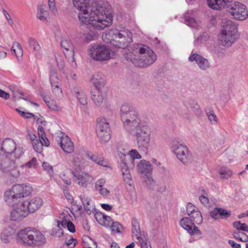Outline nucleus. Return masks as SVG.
Masks as SVG:
<instances>
[{
    "label": "nucleus",
    "mask_w": 248,
    "mask_h": 248,
    "mask_svg": "<svg viewBox=\"0 0 248 248\" xmlns=\"http://www.w3.org/2000/svg\"><path fill=\"white\" fill-rule=\"evenodd\" d=\"M120 115L124 129L136 137L139 147L147 149L150 141L151 130L146 122L140 120L137 109L129 104L124 103L120 108Z\"/></svg>",
    "instance_id": "obj_1"
},
{
    "label": "nucleus",
    "mask_w": 248,
    "mask_h": 248,
    "mask_svg": "<svg viewBox=\"0 0 248 248\" xmlns=\"http://www.w3.org/2000/svg\"><path fill=\"white\" fill-rule=\"evenodd\" d=\"M90 0H73L74 6L79 11L78 15L80 22L95 26L98 29L109 26L112 22V16L106 4L98 3L90 7Z\"/></svg>",
    "instance_id": "obj_2"
},
{
    "label": "nucleus",
    "mask_w": 248,
    "mask_h": 248,
    "mask_svg": "<svg viewBox=\"0 0 248 248\" xmlns=\"http://www.w3.org/2000/svg\"><path fill=\"white\" fill-rule=\"evenodd\" d=\"M125 58L135 66L143 68L153 64L156 55L149 46L139 44L135 45L133 52L126 54Z\"/></svg>",
    "instance_id": "obj_3"
},
{
    "label": "nucleus",
    "mask_w": 248,
    "mask_h": 248,
    "mask_svg": "<svg viewBox=\"0 0 248 248\" xmlns=\"http://www.w3.org/2000/svg\"><path fill=\"white\" fill-rule=\"evenodd\" d=\"M121 149H117L118 155L120 158V166L124 177V181L130 186H132L133 181L129 173V168L134 166L135 159H139L141 158V155L135 149H132L128 153L127 151L123 149V152L121 151Z\"/></svg>",
    "instance_id": "obj_4"
},
{
    "label": "nucleus",
    "mask_w": 248,
    "mask_h": 248,
    "mask_svg": "<svg viewBox=\"0 0 248 248\" xmlns=\"http://www.w3.org/2000/svg\"><path fill=\"white\" fill-rule=\"evenodd\" d=\"M17 240L31 247L42 245L46 241L45 236L40 231L30 227L20 230L17 233Z\"/></svg>",
    "instance_id": "obj_5"
},
{
    "label": "nucleus",
    "mask_w": 248,
    "mask_h": 248,
    "mask_svg": "<svg viewBox=\"0 0 248 248\" xmlns=\"http://www.w3.org/2000/svg\"><path fill=\"white\" fill-rule=\"evenodd\" d=\"M108 35L113 37L112 40H110V44L116 47L125 48L132 42V32L124 27H117L112 29Z\"/></svg>",
    "instance_id": "obj_6"
},
{
    "label": "nucleus",
    "mask_w": 248,
    "mask_h": 248,
    "mask_svg": "<svg viewBox=\"0 0 248 248\" xmlns=\"http://www.w3.org/2000/svg\"><path fill=\"white\" fill-rule=\"evenodd\" d=\"M32 189L30 185L17 184L14 185L12 188L4 193V200L9 205L19 201V200L30 195Z\"/></svg>",
    "instance_id": "obj_7"
},
{
    "label": "nucleus",
    "mask_w": 248,
    "mask_h": 248,
    "mask_svg": "<svg viewBox=\"0 0 248 248\" xmlns=\"http://www.w3.org/2000/svg\"><path fill=\"white\" fill-rule=\"evenodd\" d=\"M170 149L176 155L177 158L183 164H187L190 161L191 155L188 147L186 145L173 140L171 143Z\"/></svg>",
    "instance_id": "obj_8"
},
{
    "label": "nucleus",
    "mask_w": 248,
    "mask_h": 248,
    "mask_svg": "<svg viewBox=\"0 0 248 248\" xmlns=\"http://www.w3.org/2000/svg\"><path fill=\"white\" fill-rule=\"evenodd\" d=\"M89 55L93 59L99 61L108 60L110 58L109 50L105 45H91Z\"/></svg>",
    "instance_id": "obj_9"
},
{
    "label": "nucleus",
    "mask_w": 248,
    "mask_h": 248,
    "mask_svg": "<svg viewBox=\"0 0 248 248\" xmlns=\"http://www.w3.org/2000/svg\"><path fill=\"white\" fill-rule=\"evenodd\" d=\"M16 159L14 158V157L5 155L4 157L0 160V170L4 173H9L14 177H17L19 175V172L16 169Z\"/></svg>",
    "instance_id": "obj_10"
},
{
    "label": "nucleus",
    "mask_w": 248,
    "mask_h": 248,
    "mask_svg": "<svg viewBox=\"0 0 248 248\" xmlns=\"http://www.w3.org/2000/svg\"><path fill=\"white\" fill-rule=\"evenodd\" d=\"M6 155L14 157V158H19L23 154V149L20 147H16L15 142L11 139H5L0 149Z\"/></svg>",
    "instance_id": "obj_11"
},
{
    "label": "nucleus",
    "mask_w": 248,
    "mask_h": 248,
    "mask_svg": "<svg viewBox=\"0 0 248 248\" xmlns=\"http://www.w3.org/2000/svg\"><path fill=\"white\" fill-rule=\"evenodd\" d=\"M232 17L237 20H244L248 17V10L243 3L235 2L230 5L228 10Z\"/></svg>",
    "instance_id": "obj_12"
},
{
    "label": "nucleus",
    "mask_w": 248,
    "mask_h": 248,
    "mask_svg": "<svg viewBox=\"0 0 248 248\" xmlns=\"http://www.w3.org/2000/svg\"><path fill=\"white\" fill-rule=\"evenodd\" d=\"M137 170L139 173L144 174L146 177L145 182L146 184L151 185L153 182L152 174L153 166L151 163L145 160H141L137 164Z\"/></svg>",
    "instance_id": "obj_13"
},
{
    "label": "nucleus",
    "mask_w": 248,
    "mask_h": 248,
    "mask_svg": "<svg viewBox=\"0 0 248 248\" xmlns=\"http://www.w3.org/2000/svg\"><path fill=\"white\" fill-rule=\"evenodd\" d=\"M13 209L11 213V220L16 221H19L27 216L29 213L24 205V203L18 202L16 205H12Z\"/></svg>",
    "instance_id": "obj_14"
},
{
    "label": "nucleus",
    "mask_w": 248,
    "mask_h": 248,
    "mask_svg": "<svg viewBox=\"0 0 248 248\" xmlns=\"http://www.w3.org/2000/svg\"><path fill=\"white\" fill-rule=\"evenodd\" d=\"M181 226L191 235H199L197 238L201 237V232L195 223L188 217H184L180 221Z\"/></svg>",
    "instance_id": "obj_15"
},
{
    "label": "nucleus",
    "mask_w": 248,
    "mask_h": 248,
    "mask_svg": "<svg viewBox=\"0 0 248 248\" xmlns=\"http://www.w3.org/2000/svg\"><path fill=\"white\" fill-rule=\"evenodd\" d=\"M190 62H195L198 66L202 71H206L210 68L211 65L209 61L202 55L194 53L193 52L188 57Z\"/></svg>",
    "instance_id": "obj_16"
},
{
    "label": "nucleus",
    "mask_w": 248,
    "mask_h": 248,
    "mask_svg": "<svg viewBox=\"0 0 248 248\" xmlns=\"http://www.w3.org/2000/svg\"><path fill=\"white\" fill-rule=\"evenodd\" d=\"M49 80L51 83L53 92L55 94L62 93V91L60 87V80L58 77L56 70L51 68L50 70Z\"/></svg>",
    "instance_id": "obj_17"
},
{
    "label": "nucleus",
    "mask_w": 248,
    "mask_h": 248,
    "mask_svg": "<svg viewBox=\"0 0 248 248\" xmlns=\"http://www.w3.org/2000/svg\"><path fill=\"white\" fill-rule=\"evenodd\" d=\"M209 216L215 220H219L221 219H227L231 216V212L227 210L215 207L209 212Z\"/></svg>",
    "instance_id": "obj_18"
},
{
    "label": "nucleus",
    "mask_w": 248,
    "mask_h": 248,
    "mask_svg": "<svg viewBox=\"0 0 248 248\" xmlns=\"http://www.w3.org/2000/svg\"><path fill=\"white\" fill-rule=\"evenodd\" d=\"M75 182L79 186L86 187L92 181V177L86 173L73 171Z\"/></svg>",
    "instance_id": "obj_19"
},
{
    "label": "nucleus",
    "mask_w": 248,
    "mask_h": 248,
    "mask_svg": "<svg viewBox=\"0 0 248 248\" xmlns=\"http://www.w3.org/2000/svg\"><path fill=\"white\" fill-rule=\"evenodd\" d=\"M22 203H24L28 213H34L42 206L43 201L39 197H35L29 202H23Z\"/></svg>",
    "instance_id": "obj_20"
},
{
    "label": "nucleus",
    "mask_w": 248,
    "mask_h": 248,
    "mask_svg": "<svg viewBox=\"0 0 248 248\" xmlns=\"http://www.w3.org/2000/svg\"><path fill=\"white\" fill-rule=\"evenodd\" d=\"M237 38V34L220 33L219 39L221 44L226 47L231 46Z\"/></svg>",
    "instance_id": "obj_21"
},
{
    "label": "nucleus",
    "mask_w": 248,
    "mask_h": 248,
    "mask_svg": "<svg viewBox=\"0 0 248 248\" xmlns=\"http://www.w3.org/2000/svg\"><path fill=\"white\" fill-rule=\"evenodd\" d=\"M221 26L222 29L220 33L237 34V26L231 20L228 19H222L221 21Z\"/></svg>",
    "instance_id": "obj_22"
},
{
    "label": "nucleus",
    "mask_w": 248,
    "mask_h": 248,
    "mask_svg": "<svg viewBox=\"0 0 248 248\" xmlns=\"http://www.w3.org/2000/svg\"><path fill=\"white\" fill-rule=\"evenodd\" d=\"M232 0H207L208 6L214 10H221L226 7H229Z\"/></svg>",
    "instance_id": "obj_23"
},
{
    "label": "nucleus",
    "mask_w": 248,
    "mask_h": 248,
    "mask_svg": "<svg viewBox=\"0 0 248 248\" xmlns=\"http://www.w3.org/2000/svg\"><path fill=\"white\" fill-rule=\"evenodd\" d=\"M86 155L88 158L94 163L103 167H108L107 162L104 159L101 154L97 153H93L88 151L86 152Z\"/></svg>",
    "instance_id": "obj_24"
},
{
    "label": "nucleus",
    "mask_w": 248,
    "mask_h": 248,
    "mask_svg": "<svg viewBox=\"0 0 248 248\" xmlns=\"http://www.w3.org/2000/svg\"><path fill=\"white\" fill-rule=\"evenodd\" d=\"M81 23L82 26H85L86 29L90 30V31L84 33L85 40L88 42L93 40L96 37L97 33L94 31H92V29H97L98 30H101L105 28H103L102 29H98L96 28L95 26H93V25L90 24L89 22H87V23H83L81 22Z\"/></svg>",
    "instance_id": "obj_25"
},
{
    "label": "nucleus",
    "mask_w": 248,
    "mask_h": 248,
    "mask_svg": "<svg viewBox=\"0 0 248 248\" xmlns=\"http://www.w3.org/2000/svg\"><path fill=\"white\" fill-rule=\"evenodd\" d=\"M60 139L59 144L64 152L67 153H72L74 149L73 143L67 136L62 137Z\"/></svg>",
    "instance_id": "obj_26"
},
{
    "label": "nucleus",
    "mask_w": 248,
    "mask_h": 248,
    "mask_svg": "<svg viewBox=\"0 0 248 248\" xmlns=\"http://www.w3.org/2000/svg\"><path fill=\"white\" fill-rule=\"evenodd\" d=\"M72 93L76 96L81 105L85 106L87 104V96L80 87L78 86L74 87L72 90Z\"/></svg>",
    "instance_id": "obj_27"
},
{
    "label": "nucleus",
    "mask_w": 248,
    "mask_h": 248,
    "mask_svg": "<svg viewBox=\"0 0 248 248\" xmlns=\"http://www.w3.org/2000/svg\"><path fill=\"white\" fill-rule=\"evenodd\" d=\"M91 82L95 86V89L101 90L105 84L104 76L102 73H95L93 76Z\"/></svg>",
    "instance_id": "obj_28"
},
{
    "label": "nucleus",
    "mask_w": 248,
    "mask_h": 248,
    "mask_svg": "<svg viewBox=\"0 0 248 248\" xmlns=\"http://www.w3.org/2000/svg\"><path fill=\"white\" fill-rule=\"evenodd\" d=\"M61 46L64 48L67 51H70V55L72 56L69 58V61H71V65L73 67H76L77 63L75 62V59L74 58V51L72 45L70 41L67 39H63L62 40L61 43Z\"/></svg>",
    "instance_id": "obj_29"
},
{
    "label": "nucleus",
    "mask_w": 248,
    "mask_h": 248,
    "mask_svg": "<svg viewBox=\"0 0 248 248\" xmlns=\"http://www.w3.org/2000/svg\"><path fill=\"white\" fill-rule=\"evenodd\" d=\"M91 98L97 106H101L104 99L101 90L98 89L93 90L91 91Z\"/></svg>",
    "instance_id": "obj_30"
},
{
    "label": "nucleus",
    "mask_w": 248,
    "mask_h": 248,
    "mask_svg": "<svg viewBox=\"0 0 248 248\" xmlns=\"http://www.w3.org/2000/svg\"><path fill=\"white\" fill-rule=\"evenodd\" d=\"M28 44L30 48L32 49L35 56L39 58L41 56V47L37 41L33 38L31 37L29 39Z\"/></svg>",
    "instance_id": "obj_31"
},
{
    "label": "nucleus",
    "mask_w": 248,
    "mask_h": 248,
    "mask_svg": "<svg viewBox=\"0 0 248 248\" xmlns=\"http://www.w3.org/2000/svg\"><path fill=\"white\" fill-rule=\"evenodd\" d=\"M186 210L188 216L191 215L192 214H195V218H196L197 222H199L200 221L201 212L196 206L189 202L186 205Z\"/></svg>",
    "instance_id": "obj_32"
},
{
    "label": "nucleus",
    "mask_w": 248,
    "mask_h": 248,
    "mask_svg": "<svg viewBox=\"0 0 248 248\" xmlns=\"http://www.w3.org/2000/svg\"><path fill=\"white\" fill-rule=\"evenodd\" d=\"M34 150L37 153H41L43 150V146H48L49 145V141L48 139H39L38 140H36L32 143Z\"/></svg>",
    "instance_id": "obj_33"
},
{
    "label": "nucleus",
    "mask_w": 248,
    "mask_h": 248,
    "mask_svg": "<svg viewBox=\"0 0 248 248\" xmlns=\"http://www.w3.org/2000/svg\"><path fill=\"white\" fill-rule=\"evenodd\" d=\"M110 131L108 120L104 118H99L97 120L96 131Z\"/></svg>",
    "instance_id": "obj_34"
},
{
    "label": "nucleus",
    "mask_w": 248,
    "mask_h": 248,
    "mask_svg": "<svg viewBox=\"0 0 248 248\" xmlns=\"http://www.w3.org/2000/svg\"><path fill=\"white\" fill-rule=\"evenodd\" d=\"M192 11H188L184 15L185 23L187 26L197 28L199 25L198 21L190 15L192 13Z\"/></svg>",
    "instance_id": "obj_35"
},
{
    "label": "nucleus",
    "mask_w": 248,
    "mask_h": 248,
    "mask_svg": "<svg viewBox=\"0 0 248 248\" xmlns=\"http://www.w3.org/2000/svg\"><path fill=\"white\" fill-rule=\"evenodd\" d=\"M131 223L132 234L136 237V239H139L141 236L139 223L135 217L132 218Z\"/></svg>",
    "instance_id": "obj_36"
},
{
    "label": "nucleus",
    "mask_w": 248,
    "mask_h": 248,
    "mask_svg": "<svg viewBox=\"0 0 248 248\" xmlns=\"http://www.w3.org/2000/svg\"><path fill=\"white\" fill-rule=\"evenodd\" d=\"M83 248H97L96 243L88 235H83L82 237Z\"/></svg>",
    "instance_id": "obj_37"
},
{
    "label": "nucleus",
    "mask_w": 248,
    "mask_h": 248,
    "mask_svg": "<svg viewBox=\"0 0 248 248\" xmlns=\"http://www.w3.org/2000/svg\"><path fill=\"white\" fill-rule=\"evenodd\" d=\"M97 137L102 143H106L110 139V131H96Z\"/></svg>",
    "instance_id": "obj_38"
},
{
    "label": "nucleus",
    "mask_w": 248,
    "mask_h": 248,
    "mask_svg": "<svg viewBox=\"0 0 248 248\" xmlns=\"http://www.w3.org/2000/svg\"><path fill=\"white\" fill-rule=\"evenodd\" d=\"M188 105L196 116L199 117L202 114L201 107L196 101L190 100L188 101Z\"/></svg>",
    "instance_id": "obj_39"
},
{
    "label": "nucleus",
    "mask_w": 248,
    "mask_h": 248,
    "mask_svg": "<svg viewBox=\"0 0 248 248\" xmlns=\"http://www.w3.org/2000/svg\"><path fill=\"white\" fill-rule=\"evenodd\" d=\"M205 112L211 124L215 125L218 124L219 122L218 119L213 109L211 108H207L205 110Z\"/></svg>",
    "instance_id": "obj_40"
},
{
    "label": "nucleus",
    "mask_w": 248,
    "mask_h": 248,
    "mask_svg": "<svg viewBox=\"0 0 248 248\" xmlns=\"http://www.w3.org/2000/svg\"><path fill=\"white\" fill-rule=\"evenodd\" d=\"M37 16L41 21H45L47 20L48 13L45 10V6L44 5H41L38 7Z\"/></svg>",
    "instance_id": "obj_41"
},
{
    "label": "nucleus",
    "mask_w": 248,
    "mask_h": 248,
    "mask_svg": "<svg viewBox=\"0 0 248 248\" xmlns=\"http://www.w3.org/2000/svg\"><path fill=\"white\" fill-rule=\"evenodd\" d=\"M72 162L77 168L81 170L84 167V164L85 163V160L80 157L75 156L73 159Z\"/></svg>",
    "instance_id": "obj_42"
},
{
    "label": "nucleus",
    "mask_w": 248,
    "mask_h": 248,
    "mask_svg": "<svg viewBox=\"0 0 248 248\" xmlns=\"http://www.w3.org/2000/svg\"><path fill=\"white\" fill-rule=\"evenodd\" d=\"M219 174L221 175L222 178L228 179L232 176V170L228 168L222 167L219 169Z\"/></svg>",
    "instance_id": "obj_43"
},
{
    "label": "nucleus",
    "mask_w": 248,
    "mask_h": 248,
    "mask_svg": "<svg viewBox=\"0 0 248 248\" xmlns=\"http://www.w3.org/2000/svg\"><path fill=\"white\" fill-rule=\"evenodd\" d=\"M61 225L63 228H67L68 230L71 232H75V225L70 221H67L65 219H63L61 222Z\"/></svg>",
    "instance_id": "obj_44"
},
{
    "label": "nucleus",
    "mask_w": 248,
    "mask_h": 248,
    "mask_svg": "<svg viewBox=\"0 0 248 248\" xmlns=\"http://www.w3.org/2000/svg\"><path fill=\"white\" fill-rule=\"evenodd\" d=\"M137 239L140 244L141 248H152L150 242L144 235L143 237L141 236L139 239Z\"/></svg>",
    "instance_id": "obj_45"
},
{
    "label": "nucleus",
    "mask_w": 248,
    "mask_h": 248,
    "mask_svg": "<svg viewBox=\"0 0 248 248\" xmlns=\"http://www.w3.org/2000/svg\"><path fill=\"white\" fill-rule=\"evenodd\" d=\"M111 217L108 216L103 215L102 218L100 219V224L105 226L108 227L112 223Z\"/></svg>",
    "instance_id": "obj_46"
},
{
    "label": "nucleus",
    "mask_w": 248,
    "mask_h": 248,
    "mask_svg": "<svg viewBox=\"0 0 248 248\" xmlns=\"http://www.w3.org/2000/svg\"><path fill=\"white\" fill-rule=\"evenodd\" d=\"M233 226L238 230L247 232L248 226L246 223H242L240 221H235L233 223Z\"/></svg>",
    "instance_id": "obj_47"
},
{
    "label": "nucleus",
    "mask_w": 248,
    "mask_h": 248,
    "mask_svg": "<svg viewBox=\"0 0 248 248\" xmlns=\"http://www.w3.org/2000/svg\"><path fill=\"white\" fill-rule=\"evenodd\" d=\"M80 199L84 206V209L86 211H91L90 202L91 200L88 198L85 197L84 196H80Z\"/></svg>",
    "instance_id": "obj_48"
},
{
    "label": "nucleus",
    "mask_w": 248,
    "mask_h": 248,
    "mask_svg": "<svg viewBox=\"0 0 248 248\" xmlns=\"http://www.w3.org/2000/svg\"><path fill=\"white\" fill-rule=\"evenodd\" d=\"M121 229H123V226L118 222H113L111 224L110 229L113 232L121 233Z\"/></svg>",
    "instance_id": "obj_49"
},
{
    "label": "nucleus",
    "mask_w": 248,
    "mask_h": 248,
    "mask_svg": "<svg viewBox=\"0 0 248 248\" xmlns=\"http://www.w3.org/2000/svg\"><path fill=\"white\" fill-rule=\"evenodd\" d=\"M48 107L52 110L56 111H60L62 109V108L59 107L56 103V102L53 100L49 101L47 104Z\"/></svg>",
    "instance_id": "obj_50"
},
{
    "label": "nucleus",
    "mask_w": 248,
    "mask_h": 248,
    "mask_svg": "<svg viewBox=\"0 0 248 248\" xmlns=\"http://www.w3.org/2000/svg\"><path fill=\"white\" fill-rule=\"evenodd\" d=\"M106 183L105 179L103 178L98 180L95 183V188L98 191L99 189L103 188V186Z\"/></svg>",
    "instance_id": "obj_51"
},
{
    "label": "nucleus",
    "mask_w": 248,
    "mask_h": 248,
    "mask_svg": "<svg viewBox=\"0 0 248 248\" xmlns=\"http://www.w3.org/2000/svg\"><path fill=\"white\" fill-rule=\"evenodd\" d=\"M37 159L35 157H33L30 161L25 164L24 166L27 167L29 168H35L36 166Z\"/></svg>",
    "instance_id": "obj_52"
},
{
    "label": "nucleus",
    "mask_w": 248,
    "mask_h": 248,
    "mask_svg": "<svg viewBox=\"0 0 248 248\" xmlns=\"http://www.w3.org/2000/svg\"><path fill=\"white\" fill-rule=\"evenodd\" d=\"M38 134L39 136V138H41V139H47L46 137V135L44 129V128L41 125H39L38 127Z\"/></svg>",
    "instance_id": "obj_53"
},
{
    "label": "nucleus",
    "mask_w": 248,
    "mask_h": 248,
    "mask_svg": "<svg viewBox=\"0 0 248 248\" xmlns=\"http://www.w3.org/2000/svg\"><path fill=\"white\" fill-rule=\"evenodd\" d=\"M60 177L66 186H69L71 184V179L67 177L64 173H61Z\"/></svg>",
    "instance_id": "obj_54"
},
{
    "label": "nucleus",
    "mask_w": 248,
    "mask_h": 248,
    "mask_svg": "<svg viewBox=\"0 0 248 248\" xmlns=\"http://www.w3.org/2000/svg\"><path fill=\"white\" fill-rule=\"evenodd\" d=\"M60 224L61 222L58 221L57 227L53 229V232H54V230H57L55 232V235L58 237H61L63 234V230L60 227Z\"/></svg>",
    "instance_id": "obj_55"
},
{
    "label": "nucleus",
    "mask_w": 248,
    "mask_h": 248,
    "mask_svg": "<svg viewBox=\"0 0 248 248\" xmlns=\"http://www.w3.org/2000/svg\"><path fill=\"white\" fill-rule=\"evenodd\" d=\"M77 243V241L73 237H71V239L68 240V242H66L64 245L67 246L69 248H74Z\"/></svg>",
    "instance_id": "obj_56"
},
{
    "label": "nucleus",
    "mask_w": 248,
    "mask_h": 248,
    "mask_svg": "<svg viewBox=\"0 0 248 248\" xmlns=\"http://www.w3.org/2000/svg\"><path fill=\"white\" fill-rule=\"evenodd\" d=\"M63 192L64 196L67 200L68 202L69 203H72L74 201V199L70 193L66 189H64Z\"/></svg>",
    "instance_id": "obj_57"
},
{
    "label": "nucleus",
    "mask_w": 248,
    "mask_h": 248,
    "mask_svg": "<svg viewBox=\"0 0 248 248\" xmlns=\"http://www.w3.org/2000/svg\"><path fill=\"white\" fill-rule=\"evenodd\" d=\"M199 200L203 205L207 206L208 205L209 199L207 197L203 195H201L199 197Z\"/></svg>",
    "instance_id": "obj_58"
},
{
    "label": "nucleus",
    "mask_w": 248,
    "mask_h": 248,
    "mask_svg": "<svg viewBox=\"0 0 248 248\" xmlns=\"http://www.w3.org/2000/svg\"><path fill=\"white\" fill-rule=\"evenodd\" d=\"M42 166L43 168L47 170L49 173H51L53 172V168L52 166L49 165L47 162H44L42 164Z\"/></svg>",
    "instance_id": "obj_59"
},
{
    "label": "nucleus",
    "mask_w": 248,
    "mask_h": 248,
    "mask_svg": "<svg viewBox=\"0 0 248 248\" xmlns=\"http://www.w3.org/2000/svg\"><path fill=\"white\" fill-rule=\"evenodd\" d=\"M3 13L8 21V24L10 26H13L14 24V22H13V20H12V19L11 18L9 15L8 14V13L5 10H3Z\"/></svg>",
    "instance_id": "obj_60"
},
{
    "label": "nucleus",
    "mask_w": 248,
    "mask_h": 248,
    "mask_svg": "<svg viewBox=\"0 0 248 248\" xmlns=\"http://www.w3.org/2000/svg\"><path fill=\"white\" fill-rule=\"evenodd\" d=\"M0 97L5 100H7L10 97V94L0 89Z\"/></svg>",
    "instance_id": "obj_61"
},
{
    "label": "nucleus",
    "mask_w": 248,
    "mask_h": 248,
    "mask_svg": "<svg viewBox=\"0 0 248 248\" xmlns=\"http://www.w3.org/2000/svg\"><path fill=\"white\" fill-rule=\"evenodd\" d=\"M15 231L11 227L7 228L4 232V234H6L7 236L12 235Z\"/></svg>",
    "instance_id": "obj_62"
},
{
    "label": "nucleus",
    "mask_w": 248,
    "mask_h": 248,
    "mask_svg": "<svg viewBox=\"0 0 248 248\" xmlns=\"http://www.w3.org/2000/svg\"><path fill=\"white\" fill-rule=\"evenodd\" d=\"M229 244L232 248H240L241 246L240 244L235 243L233 240H229L228 241Z\"/></svg>",
    "instance_id": "obj_63"
},
{
    "label": "nucleus",
    "mask_w": 248,
    "mask_h": 248,
    "mask_svg": "<svg viewBox=\"0 0 248 248\" xmlns=\"http://www.w3.org/2000/svg\"><path fill=\"white\" fill-rule=\"evenodd\" d=\"M98 191L99 192L100 194L103 196H106L109 193V191L105 188H102Z\"/></svg>",
    "instance_id": "obj_64"
}]
</instances>
